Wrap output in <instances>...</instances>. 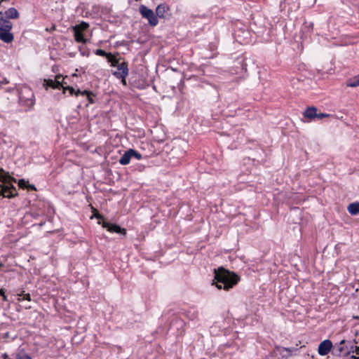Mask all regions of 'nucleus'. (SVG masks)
<instances>
[{
    "label": "nucleus",
    "mask_w": 359,
    "mask_h": 359,
    "mask_svg": "<svg viewBox=\"0 0 359 359\" xmlns=\"http://www.w3.org/2000/svg\"><path fill=\"white\" fill-rule=\"evenodd\" d=\"M276 351H278V353H280V348H278Z\"/></svg>",
    "instance_id": "nucleus-43"
},
{
    "label": "nucleus",
    "mask_w": 359,
    "mask_h": 359,
    "mask_svg": "<svg viewBox=\"0 0 359 359\" xmlns=\"http://www.w3.org/2000/svg\"><path fill=\"white\" fill-rule=\"evenodd\" d=\"M9 337H10V334H9V332H7L4 333V335H3V338H4V339H8V338H9Z\"/></svg>",
    "instance_id": "nucleus-36"
},
{
    "label": "nucleus",
    "mask_w": 359,
    "mask_h": 359,
    "mask_svg": "<svg viewBox=\"0 0 359 359\" xmlns=\"http://www.w3.org/2000/svg\"><path fill=\"white\" fill-rule=\"evenodd\" d=\"M214 283L212 285L219 290H224L226 291L233 288L239 281L240 276L233 271H230L223 266L214 269Z\"/></svg>",
    "instance_id": "nucleus-1"
},
{
    "label": "nucleus",
    "mask_w": 359,
    "mask_h": 359,
    "mask_svg": "<svg viewBox=\"0 0 359 359\" xmlns=\"http://www.w3.org/2000/svg\"><path fill=\"white\" fill-rule=\"evenodd\" d=\"M45 224V221L43 222H41L40 223H39L37 225L39 226H42L43 224Z\"/></svg>",
    "instance_id": "nucleus-39"
},
{
    "label": "nucleus",
    "mask_w": 359,
    "mask_h": 359,
    "mask_svg": "<svg viewBox=\"0 0 359 359\" xmlns=\"http://www.w3.org/2000/svg\"><path fill=\"white\" fill-rule=\"evenodd\" d=\"M94 53L96 55L105 57L107 60L108 59L109 57H111V53H107L105 50L102 49H97L94 51Z\"/></svg>",
    "instance_id": "nucleus-23"
},
{
    "label": "nucleus",
    "mask_w": 359,
    "mask_h": 359,
    "mask_svg": "<svg viewBox=\"0 0 359 359\" xmlns=\"http://www.w3.org/2000/svg\"><path fill=\"white\" fill-rule=\"evenodd\" d=\"M16 359H32V357L25 352L20 351L16 354Z\"/></svg>",
    "instance_id": "nucleus-24"
},
{
    "label": "nucleus",
    "mask_w": 359,
    "mask_h": 359,
    "mask_svg": "<svg viewBox=\"0 0 359 359\" xmlns=\"http://www.w3.org/2000/svg\"><path fill=\"white\" fill-rule=\"evenodd\" d=\"M349 359H359V357L353 355L349 358Z\"/></svg>",
    "instance_id": "nucleus-38"
},
{
    "label": "nucleus",
    "mask_w": 359,
    "mask_h": 359,
    "mask_svg": "<svg viewBox=\"0 0 359 359\" xmlns=\"http://www.w3.org/2000/svg\"><path fill=\"white\" fill-rule=\"evenodd\" d=\"M1 357L4 358V359H8V355L6 354V353H4L1 355Z\"/></svg>",
    "instance_id": "nucleus-37"
},
{
    "label": "nucleus",
    "mask_w": 359,
    "mask_h": 359,
    "mask_svg": "<svg viewBox=\"0 0 359 359\" xmlns=\"http://www.w3.org/2000/svg\"><path fill=\"white\" fill-rule=\"evenodd\" d=\"M330 115L328 114H325V113H318L317 112V116L316 117H315V119L316 120H321L322 118H325V117H328L330 116Z\"/></svg>",
    "instance_id": "nucleus-29"
},
{
    "label": "nucleus",
    "mask_w": 359,
    "mask_h": 359,
    "mask_svg": "<svg viewBox=\"0 0 359 359\" xmlns=\"http://www.w3.org/2000/svg\"><path fill=\"white\" fill-rule=\"evenodd\" d=\"M318 109L314 106L308 107L303 112L304 118H309L311 121L315 120L317 116Z\"/></svg>",
    "instance_id": "nucleus-12"
},
{
    "label": "nucleus",
    "mask_w": 359,
    "mask_h": 359,
    "mask_svg": "<svg viewBox=\"0 0 359 359\" xmlns=\"http://www.w3.org/2000/svg\"><path fill=\"white\" fill-rule=\"evenodd\" d=\"M63 83H66V81H65V78H63L62 81L53 80L49 79L44 80L43 86L46 89H48V88L60 89L61 87H63Z\"/></svg>",
    "instance_id": "nucleus-10"
},
{
    "label": "nucleus",
    "mask_w": 359,
    "mask_h": 359,
    "mask_svg": "<svg viewBox=\"0 0 359 359\" xmlns=\"http://www.w3.org/2000/svg\"><path fill=\"white\" fill-rule=\"evenodd\" d=\"M55 25H52V26L50 27V28H46V30L47 32H52V31H53V30H55Z\"/></svg>",
    "instance_id": "nucleus-34"
},
{
    "label": "nucleus",
    "mask_w": 359,
    "mask_h": 359,
    "mask_svg": "<svg viewBox=\"0 0 359 359\" xmlns=\"http://www.w3.org/2000/svg\"><path fill=\"white\" fill-rule=\"evenodd\" d=\"M4 266L2 263H0V269Z\"/></svg>",
    "instance_id": "nucleus-42"
},
{
    "label": "nucleus",
    "mask_w": 359,
    "mask_h": 359,
    "mask_svg": "<svg viewBox=\"0 0 359 359\" xmlns=\"http://www.w3.org/2000/svg\"><path fill=\"white\" fill-rule=\"evenodd\" d=\"M352 342H353V344H358V341H357L355 339H354L353 341H352Z\"/></svg>",
    "instance_id": "nucleus-40"
},
{
    "label": "nucleus",
    "mask_w": 359,
    "mask_h": 359,
    "mask_svg": "<svg viewBox=\"0 0 359 359\" xmlns=\"http://www.w3.org/2000/svg\"><path fill=\"white\" fill-rule=\"evenodd\" d=\"M353 318L355 319H359V316H353Z\"/></svg>",
    "instance_id": "nucleus-41"
},
{
    "label": "nucleus",
    "mask_w": 359,
    "mask_h": 359,
    "mask_svg": "<svg viewBox=\"0 0 359 359\" xmlns=\"http://www.w3.org/2000/svg\"><path fill=\"white\" fill-rule=\"evenodd\" d=\"M348 212L351 215H357L359 214V202L350 203L347 208Z\"/></svg>",
    "instance_id": "nucleus-17"
},
{
    "label": "nucleus",
    "mask_w": 359,
    "mask_h": 359,
    "mask_svg": "<svg viewBox=\"0 0 359 359\" xmlns=\"http://www.w3.org/2000/svg\"><path fill=\"white\" fill-rule=\"evenodd\" d=\"M27 189L28 191H30V190L35 191V190H36V187H35V186L34 184H29V183H28V184L27 186Z\"/></svg>",
    "instance_id": "nucleus-32"
},
{
    "label": "nucleus",
    "mask_w": 359,
    "mask_h": 359,
    "mask_svg": "<svg viewBox=\"0 0 359 359\" xmlns=\"http://www.w3.org/2000/svg\"><path fill=\"white\" fill-rule=\"evenodd\" d=\"M4 18L7 20L10 19H18L20 16L19 12L17 11L16 8L12 7L9 8L8 10H6L4 13L3 12Z\"/></svg>",
    "instance_id": "nucleus-14"
},
{
    "label": "nucleus",
    "mask_w": 359,
    "mask_h": 359,
    "mask_svg": "<svg viewBox=\"0 0 359 359\" xmlns=\"http://www.w3.org/2000/svg\"><path fill=\"white\" fill-rule=\"evenodd\" d=\"M0 196L7 198H13L18 196V191L13 182H16L17 180L11 176L9 172L6 171L0 167Z\"/></svg>",
    "instance_id": "nucleus-2"
},
{
    "label": "nucleus",
    "mask_w": 359,
    "mask_h": 359,
    "mask_svg": "<svg viewBox=\"0 0 359 359\" xmlns=\"http://www.w3.org/2000/svg\"><path fill=\"white\" fill-rule=\"evenodd\" d=\"M18 102L20 105L25 106L30 109L35 104L34 94L28 87L22 88L18 93Z\"/></svg>",
    "instance_id": "nucleus-4"
},
{
    "label": "nucleus",
    "mask_w": 359,
    "mask_h": 359,
    "mask_svg": "<svg viewBox=\"0 0 359 359\" xmlns=\"http://www.w3.org/2000/svg\"><path fill=\"white\" fill-rule=\"evenodd\" d=\"M128 65L127 62H122L118 67L116 70L112 72V74L117 79H121L123 85H126V78L128 75Z\"/></svg>",
    "instance_id": "nucleus-7"
},
{
    "label": "nucleus",
    "mask_w": 359,
    "mask_h": 359,
    "mask_svg": "<svg viewBox=\"0 0 359 359\" xmlns=\"http://www.w3.org/2000/svg\"><path fill=\"white\" fill-rule=\"evenodd\" d=\"M79 51L83 56H88L90 55L89 49L85 46H80L79 47Z\"/></svg>",
    "instance_id": "nucleus-26"
},
{
    "label": "nucleus",
    "mask_w": 359,
    "mask_h": 359,
    "mask_svg": "<svg viewBox=\"0 0 359 359\" xmlns=\"http://www.w3.org/2000/svg\"><path fill=\"white\" fill-rule=\"evenodd\" d=\"M0 296L2 297L4 301L8 302L7 296L5 294V290L0 288Z\"/></svg>",
    "instance_id": "nucleus-30"
},
{
    "label": "nucleus",
    "mask_w": 359,
    "mask_h": 359,
    "mask_svg": "<svg viewBox=\"0 0 359 359\" xmlns=\"http://www.w3.org/2000/svg\"><path fill=\"white\" fill-rule=\"evenodd\" d=\"M27 300V301H31V296H30V294L29 293H27V294H23V297L22 299H19L20 301L21 300Z\"/></svg>",
    "instance_id": "nucleus-31"
},
{
    "label": "nucleus",
    "mask_w": 359,
    "mask_h": 359,
    "mask_svg": "<svg viewBox=\"0 0 359 359\" xmlns=\"http://www.w3.org/2000/svg\"><path fill=\"white\" fill-rule=\"evenodd\" d=\"M333 348V344L330 339H325L320 343L318 348V352L320 355L328 354Z\"/></svg>",
    "instance_id": "nucleus-8"
},
{
    "label": "nucleus",
    "mask_w": 359,
    "mask_h": 359,
    "mask_svg": "<svg viewBox=\"0 0 359 359\" xmlns=\"http://www.w3.org/2000/svg\"><path fill=\"white\" fill-rule=\"evenodd\" d=\"M66 83H63V87H61L63 89L62 94H65L66 91L68 90L69 93V95H75L76 97H78L79 95H81V94H77V90H75V89L72 86H65Z\"/></svg>",
    "instance_id": "nucleus-20"
},
{
    "label": "nucleus",
    "mask_w": 359,
    "mask_h": 359,
    "mask_svg": "<svg viewBox=\"0 0 359 359\" xmlns=\"http://www.w3.org/2000/svg\"><path fill=\"white\" fill-rule=\"evenodd\" d=\"M77 94H81V95L86 96L87 100L90 104H94L95 102V100L94 99V97H95V94L90 90H81L80 89H77Z\"/></svg>",
    "instance_id": "nucleus-15"
},
{
    "label": "nucleus",
    "mask_w": 359,
    "mask_h": 359,
    "mask_svg": "<svg viewBox=\"0 0 359 359\" xmlns=\"http://www.w3.org/2000/svg\"><path fill=\"white\" fill-rule=\"evenodd\" d=\"M89 27L88 23L86 22H81V23L76 25L74 26L73 31H79L83 32V31L86 30Z\"/></svg>",
    "instance_id": "nucleus-21"
},
{
    "label": "nucleus",
    "mask_w": 359,
    "mask_h": 359,
    "mask_svg": "<svg viewBox=\"0 0 359 359\" xmlns=\"http://www.w3.org/2000/svg\"><path fill=\"white\" fill-rule=\"evenodd\" d=\"M19 187L22 189H27V186L28 184V182L26 181L25 179H20L18 182Z\"/></svg>",
    "instance_id": "nucleus-28"
},
{
    "label": "nucleus",
    "mask_w": 359,
    "mask_h": 359,
    "mask_svg": "<svg viewBox=\"0 0 359 359\" xmlns=\"http://www.w3.org/2000/svg\"><path fill=\"white\" fill-rule=\"evenodd\" d=\"M132 158L131 154H130V149L125 151V153L121 156L118 160V163L121 165H126L129 164L130 160Z\"/></svg>",
    "instance_id": "nucleus-16"
},
{
    "label": "nucleus",
    "mask_w": 359,
    "mask_h": 359,
    "mask_svg": "<svg viewBox=\"0 0 359 359\" xmlns=\"http://www.w3.org/2000/svg\"><path fill=\"white\" fill-rule=\"evenodd\" d=\"M95 217L100 220L99 224H102V227L106 229L109 232L121 233L123 236L126 235V230L125 229L121 228L116 224H113L105 221L104 217L102 215L97 213Z\"/></svg>",
    "instance_id": "nucleus-5"
},
{
    "label": "nucleus",
    "mask_w": 359,
    "mask_h": 359,
    "mask_svg": "<svg viewBox=\"0 0 359 359\" xmlns=\"http://www.w3.org/2000/svg\"><path fill=\"white\" fill-rule=\"evenodd\" d=\"M267 359H270V358H267Z\"/></svg>",
    "instance_id": "nucleus-44"
},
{
    "label": "nucleus",
    "mask_w": 359,
    "mask_h": 359,
    "mask_svg": "<svg viewBox=\"0 0 359 359\" xmlns=\"http://www.w3.org/2000/svg\"><path fill=\"white\" fill-rule=\"evenodd\" d=\"M346 340L343 339L333 345L332 354L339 357L344 356V353L346 351Z\"/></svg>",
    "instance_id": "nucleus-9"
},
{
    "label": "nucleus",
    "mask_w": 359,
    "mask_h": 359,
    "mask_svg": "<svg viewBox=\"0 0 359 359\" xmlns=\"http://www.w3.org/2000/svg\"><path fill=\"white\" fill-rule=\"evenodd\" d=\"M346 84L348 87H359V74L346 80Z\"/></svg>",
    "instance_id": "nucleus-18"
},
{
    "label": "nucleus",
    "mask_w": 359,
    "mask_h": 359,
    "mask_svg": "<svg viewBox=\"0 0 359 359\" xmlns=\"http://www.w3.org/2000/svg\"><path fill=\"white\" fill-rule=\"evenodd\" d=\"M346 351L344 353V357L349 355L351 353L359 355V346L353 344L351 341H346Z\"/></svg>",
    "instance_id": "nucleus-13"
},
{
    "label": "nucleus",
    "mask_w": 359,
    "mask_h": 359,
    "mask_svg": "<svg viewBox=\"0 0 359 359\" xmlns=\"http://www.w3.org/2000/svg\"><path fill=\"white\" fill-rule=\"evenodd\" d=\"M63 78H65V79L66 78H67V76H66L65 77H63L62 75L58 74V75H57V76H55V80H59V81H60V79H62H62H63Z\"/></svg>",
    "instance_id": "nucleus-33"
},
{
    "label": "nucleus",
    "mask_w": 359,
    "mask_h": 359,
    "mask_svg": "<svg viewBox=\"0 0 359 359\" xmlns=\"http://www.w3.org/2000/svg\"><path fill=\"white\" fill-rule=\"evenodd\" d=\"M74 39L78 43H86L87 39L84 37L83 33L79 31H74Z\"/></svg>",
    "instance_id": "nucleus-19"
},
{
    "label": "nucleus",
    "mask_w": 359,
    "mask_h": 359,
    "mask_svg": "<svg viewBox=\"0 0 359 359\" xmlns=\"http://www.w3.org/2000/svg\"><path fill=\"white\" fill-rule=\"evenodd\" d=\"M139 11L142 18L148 20V23L150 26L155 27L158 24V20L153 10L144 5H140Z\"/></svg>",
    "instance_id": "nucleus-6"
},
{
    "label": "nucleus",
    "mask_w": 359,
    "mask_h": 359,
    "mask_svg": "<svg viewBox=\"0 0 359 359\" xmlns=\"http://www.w3.org/2000/svg\"><path fill=\"white\" fill-rule=\"evenodd\" d=\"M107 62L111 64V66L114 67H118V65L121 64V62H119V59H117L116 57H114L111 53V57H109L107 59Z\"/></svg>",
    "instance_id": "nucleus-22"
},
{
    "label": "nucleus",
    "mask_w": 359,
    "mask_h": 359,
    "mask_svg": "<svg viewBox=\"0 0 359 359\" xmlns=\"http://www.w3.org/2000/svg\"><path fill=\"white\" fill-rule=\"evenodd\" d=\"M283 349L287 352H288V353L290 355H297V351H298V348H297L296 347H287V348H283Z\"/></svg>",
    "instance_id": "nucleus-27"
},
{
    "label": "nucleus",
    "mask_w": 359,
    "mask_h": 359,
    "mask_svg": "<svg viewBox=\"0 0 359 359\" xmlns=\"http://www.w3.org/2000/svg\"><path fill=\"white\" fill-rule=\"evenodd\" d=\"M170 11V8L165 4H159L156 8V15L160 18H165L166 13Z\"/></svg>",
    "instance_id": "nucleus-11"
},
{
    "label": "nucleus",
    "mask_w": 359,
    "mask_h": 359,
    "mask_svg": "<svg viewBox=\"0 0 359 359\" xmlns=\"http://www.w3.org/2000/svg\"><path fill=\"white\" fill-rule=\"evenodd\" d=\"M130 154H131L132 158L137 160H140L142 158V154L133 149H130Z\"/></svg>",
    "instance_id": "nucleus-25"
},
{
    "label": "nucleus",
    "mask_w": 359,
    "mask_h": 359,
    "mask_svg": "<svg viewBox=\"0 0 359 359\" xmlns=\"http://www.w3.org/2000/svg\"><path fill=\"white\" fill-rule=\"evenodd\" d=\"M7 83H8V81L6 79H4V80L0 81V86Z\"/></svg>",
    "instance_id": "nucleus-35"
},
{
    "label": "nucleus",
    "mask_w": 359,
    "mask_h": 359,
    "mask_svg": "<svg viewBox=\"0 0 359 359\" xmlns=\"http://www.w3.org/2000/svg\"><path fill=\"white\" fill-rule=\"evenodd\" d=\"M13 23L4 18L3 11H0V39L6 43H10L14 40V35L11 32Z\"/></svg>",
    "instance_id": "nucleus-3"
}]
</instances>
